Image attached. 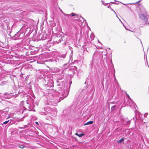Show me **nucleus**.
<instances>
[{
	"mask_svg": "<svg viewBox=\"0 0 149 149\" xmlns=\"http://www.w3.org/2000/svg\"><path fill=\"white\" fill-rule=\"evenodd\" d=\"M47 116H48L46 117L45 119L47 120H50L51 116L55 117L56 116L57 111L56 109H52L51 108L48 107L47 108Z\"/></svg>",
	"mask_w": 149,
	"mask_h": 149,
	"instance_id": "1",
	"label": "nucleus"
},
{
	"mask_svg": "<svg viewBox=\"0 0 149 149\" xmlns=\"http://www.w3.org/2000/svg\"><path fill=\"white\" fill-rule=\"evenodd\" d=\"M139 18L142 20V21L144 22L145 23H147L148 21V18L143 14H139Z\"/></svg>",
	"mask_w": 149,
	"mask_h": 149,
	"instance_id": "2",
	"label": "nucleus"
},
{
	"mask_svg": "<svg viewBox=\"0 0 149 149\" xmlns=\"http://www.w3.org/2000/svg\"><path fill=\"white\" fill-rule=\"evenodd\" d=\"M44 110L45 111V112L41 111L40 112V113L42 115H45L46 116H47V108H46L45 110Z\"/></svg>",
	"mask_w": 149,
	"mask_h": 149,
	"instance_id": "3",
	"label": "nucleus"
},
{
	"mask_svg": "<svg viewBox=\"0 0 149 149\" xmlns=\"http://www.w3.org/2000/svg\"><path fill=\"white\" fill-rule=\"evenodd\" d=\"M93 123V121H90L84 124V125L85 126L86 125H89L92 124Z\"/></svg>",
	"mask_w": 149,
	"mask_h": 149,
	"instance_id": "4",
	"label": "nucleus"
},
{
	"mask_svg": "<svg viewBox=\"0 0 149 149\" xmlns=\"http://www.w3.org/2000/svg\"><path fill=\"white\" fill-rule=\"evenodd\" d=\"M70 14V15H71V16L72 17L75 16V18L76 17L77 18L78 17V15L74 13H72L71 14Z\"/></svg>",
	"mask_w": 149,
	"mask_h": 149,
	"instance_id": "5",
	"label": "nucleus"
},
{
	"mask_svg": "<svg viewBox=\"0 0 149 149\" xmlns=\"http://www.w3.org/2000/svg\"><path fill=\"white\" fill-rule=\"evenodd\" d=\"M87 91V90L86 89L84 90V89H80L79 91V93H80L81 92L83 93L84 92H86Z\"/></svg>",
	"mask_w": 149,
	"mask_h": 149,
	"instance_id": "6",
	"label": "nucleus"
},
{
	"mask_svg": "<svg viewBox=\"0 0 149 149\" xmlns=\"http://www.w3.org/2000/svg\"><path fill=\"white\" fill-rule=\"evenodd\" d=\"M75 135L78 136L79 137H81L84 135V134L81 133V134H79L77 133H76Z\"/></svg>",
	"mask_w": 149,
	"mask_h": 149,
	"instance_id": "7",
	"label": "nucleus"
},
{
	"mask_svg": "<svg viewBox=\"0 0 149 149\" xmlns=\"http://www.w3.org/2000/svg\"><path fill=\"white\" fill-rule=\"evenodd\" d=\"M25 30H26V31L25 32V33H28L30 31V29L28 28H27Z\"/></svg>",
	"mask_w": 149,
	"mask_h": 149,
	"instance_id": "8",
	"label": "nucleus"
},
{
	"mask_svg": "<svg viewBox=\"0 0 149 149\" xmlns=\"http://www.w3.org/2000/svg\"><path fill=\"white\" fill-rule=\"evenodd\" d=\"M24 118V117H23L22 118H18L17 119V121H23V118Z\"/></svg>",
	"mask_w": 149,
	"mask_h": 149,
	"instance_id": "9",
	"label": "nucleus"
},
{
	"mask_svg": "<svg viewBox=\"0 0 149 149\" xmlns=\"http://www.w3.org/2000/svg\"><path fill=\"white\" fill-rule=\"evenodd\" d=\"M124 140V138H123L121 139L120 140L118 141V143H120L122 141H123Z\"/></svg>",
	"mask_w": 149,
	"mask_h": 149,
	"instance_id": "10",
	"label": "nucleus"
},
{
	"mask_svg": "<svg viewBox=\"0 0 149 149\" xmlns=\"http://www.w3.org/2000/svg\"><path fill=\"white\" fill-rule=\"evenodd\" d=\"M19 147L20 148H22V149H23V148H24L25 147V146H24V145H19Z\"/></svg>",
	"mask_w": 149,
	"mask_h": 149,
	"instance_id": "11",
	"label": "nucleus"
},
{
	"mask_svg": "<svg viewBox=\"0 0 149 149\" xmlns=\"http://www.w3.org/2000/svg\"><path fill=\"white\" fill-rule=\"evenodd\" d=\"M116 107V105H114L111 107V111L113 110Z\"/></svg>",
	"mask_w": 149,
	"mask_h": 149,
	"instance_id": "12",
	"label": "nucleus"
},
{
	"mask_svg": "<svg viewBox=\"0 0 149 149\" xmlns=\"http://www.w3.org/2000/svg\"><path fill=\"white\" fill-rule=\"evenodd\" d=\"M9 120H7V121H6L4 122H3V123L4 124H7L9 122Z\"/></svg>",
	"mask_w": 149,
	"mask_h": 149,
	"instance_id": "13",
	"label": "nucleus"
},
{
	"mask_svg": "<svg viewBox=\"0 0 149 149\" xmlns=\"http://www.w3.org/2000/svg\"><path fill=\"white\" fill-rule=\"evenodd\" d=\"M63 14L64 15H65L66 17H69V16H70V14H65V13H63Z\"/></svg>",
	"mask_w": 149,
	"mask_h": 149,
	"instance_id": "14",
	"label": "nucleus"
},
{
	"mask_svg": "<svg viewBox=\"0 0 149 149\" xmlns=\"http://www.w3.org/2000/svg\"><path fill=\"white\" fill-rule=\"evenodd\" d=\"M62 40H63L62 39V38H61L59 40L58 42L57 41H56L57 43H58L59 42H61V41Z\"/></svg>",
	"mask_w": 149,
	"mask_h": 149,
	"instance_id": "15",
	"label": "nucleus"
},
{
	"mask_svg": "<svg viewBox=\"0 0 149 149\" xmlns=\"http://www.w3.org/2000/svg\"><path fill=\"white\" fill-rule=\"evenodd\" d=\"M7 94H8V93H4V97L5 98H8L7 97H6L5 96H6V95Z\"/></svg>",
	"mask_w": 149,
	"mask_h": 149,
	"instance_id": "16",
	"label": "nucleus"
},
{
	"mask_svg": "<svg viewBox=\"0 0 149 149\" xmlns=\"http://www.w3.org/2000/svg\"><path fill=\"white\" fill-rule=\"evenodd\" d=\"M67 96V95H65L63 97V98L61 97V98H60V99H61V100H63L64 98L65 97Z\"/></svg>",
	"mask_w": 149,
	"mask_h": 149,
	"instance_id": "17",
	"label": "nucleus"
},
{
	"mask_svg": "<svg viewBox=\"0 0 149 149\" xmlns=\"http://www.w3.org/2000/svg\"><path fill=\"white\" fill-rule=\"evenodd\" d=\"M59 9L60 11V12L61 13H62L63 14V13H64L63 12V11H62V10L60 9V8L59 7Z\"/></svg>",
	"mask_w": 149,
	"mask_h": 149,
	"instance_id": "18",
	"label": "nucleus"
},
{
	"mask_svg": "<svg viewBox=\"0 0 149 149\" xmlns=\"http://www.w3.org/2000/svg\"><path fill=\"white\" fill-rule=\"evenodd\" d=\"M35 123H36L37 125H39L38 123V122H35Z\"/></svg>",
	"mask_w": 149,
	"mask_h": 149,
	"instance_id": "19",
	"label": "nucleus"
},
{
	"mask_svg": "<svg viewBox=\"0 0 149 149\" xmlns=\"http://www.w3.org/2000/svg\"><path fill=\"white\" fill-rule=\"evenodd\" d=\"M126 94L127 95V96L130 99V97L129 96V95L128 94H127V93H126Z\"/></svg>",
	"mask_w": 149,
	"mask_h": 149,
	"instance_id": "20",
	"label": "nucleus"
},
{
	"mask_svg": "<svg viewBox=\"0 0 149 149\" xmlns=\"http://www.w3.org/2000/svg\"><path fill=\"white\" fill-rule=\"evenodd\" d=\"M141 0H140V1H137V2H136V3H139V2L140 1H141Z\"/></svg>",
	"mask_w": 149,
	"mask_h": 149,
	"instance_id": "21",
	"label": "nucleus"
},
{
	"mask_svg": "<svg viewBox=\"0 0 149 149\" xmlns=\"http://www.w3.org/2000/svg\"><path fill=\"white\" fill-rule=\"evenodd\" d=\"M102 3H103V4L104 5H106L105 4V3H104L103 1H102Z\"/></svg>",
	"mask_w": 149,
	"mask_h": 149,
	"instance_id": "22",
	"label": "nucleus"
},
{
	"mask_svg": "<svg viewBox=\"0 0 149 149\" xmlns=\"http://www.w3.org/2000/svg\"><path fill=\"white\" fill-rule=\"evenodd\" d=\"M140 40L141 43V45H142V46L143 47V45H142V43L141 41V40Z\"/></svg>",
	"mask_w": 149,
	"mask_h": 149,
	"instance_id": "23",
	"label": "nucleus"
},
{
	"mask_svg": "<svg viewBox=\"0 0 149 149\" xmlns=\"http://www.w3.org/2000/svg\"><path fill=\"white\" fill-rule=\"evenodd\" d=\"M26 127H27V125H25L24 126V127L26 128Z\"/></svg>",
	"mask_w": 149,
	"mask_h": 149,
	"instance_id": "24",
	"label": "nucleus"
},
{
	"mask_svg": "<svg viewBox=\"0 0 149 149\" xmlns=\"http://www.w3.org/2000/svg\"><path fill=\"white\" fill-rule=\"evenodd\" d=\"M114 79H115V81L116 80L115 76H114Z\"/></svg>",
	"mask_w": 149,
	"mask_h": 149,
	"instance_id": "25",
	"label": "nucleus"
},
{
	"mask_svg": "<svg viewBox=\"0 0 149 149\" xmlns=\"http://www.w3.org/2000/svg\"><path fill=\"white\" fill-rule=\"evenodd\" d=\"M116 4H118V2H117V3H116Z\"/></svg>",
	"mask_w": 149,
	"mask_h": 149,
	"instance_id": "26",
	"label": "nucleus"
},
{
	"mask_svg": "<svg viewBox=\"0 0 149 149\" xmlns=\"http://www.w3.org/2000/svg\"><path fill=\"white\" fill-rule=\"evenodd\" d=\"M147 114V113H145V115H144V116H145V115H146V114Z\"/></svg>",
	"mask_w": 149,
	"mask_h": 149,
	"instance_id": "27",
	"label": "nucleus"
},
{
	"mask_svg": "<svg viewBox=\"0 0 149 149\" xmlns=\"http://www.w3.org/2000/svg\"><path fill=\"white\" fill-rule=\"evenodd\" d=\"M113 11L116 14V12H115V11H114V10H113Z\"/></svg>",
	"mask_w": 149,
	"mask_h": 149,
	"instance_id": "28",
	"label": "nucleus"
},
{
	"mask_svg": "<svg viewBox=\"0 0 149 149\" xmlns=\"http://www.w3.org/2000/svg\"><path fill=\"white\" fill-rule=\"evenodd\" d=\"M2 83H1V84L0 85L2 86Z\"/></svg>",
	"mask_w": 149,
	"mask_h": 149,
	"instance_id": "29",
	"label": "nucleus"
},
{
	"mask_svg": "<svg viewBox=\"0 0 149 149\" xmlns=\"http://www.w3.org/2000/svg\"><path fill=\"white\" fill-rule=\"evenodd\" d=\"M118 18L119 19V20H120V21H120V19Z\"/></svg>",
	"mask_w": 149,
	"mask_h": 149,
	"instance_id": "30",
	"label": "nucleus"
},
{
	"mask_svg": "<svg viewBox=\"0 0 149 149\" xmlns=\"http://www.w3.org/2000/svg\"><path fill=\"white\" fill-rule=\"evenodd\" d=\"M98 42H99L100 43H101L100 42H99V41H98Z\"/></svg>",
	"mask_w": 149,
	"mask_h": 149,
	"instance_id": "31",
	"label": "nucleus"
},
{
	"mask_svg": "<svg viewBox=\"0 0 149 149\" xmlns=\"http://www.w3.org/2000/svg\"><path fill=\"white\" fill-rule=\"evenodd\" d=\"M10 122H10H10H9V123H10Z\"/></svg>",
	"mask_w": 149,
	"mask_h": 149,
	"instance_id": "32",
	"label": "nucleus"
},
{
	"mask_svg": "<svg viewBox=\"0 0 149 149\" xmlns=\"http://www.w3.org/2000/svg\"><path fill=\"white\" fill-rule=\"evenodd\" d=\"M92 63L93 62V61H92Z\"/></svg>",
	"mask_w": 149,
	"mask_h": 149,
	"instance_id": "33",
	"label": "nucleus"
}]
</instances>
